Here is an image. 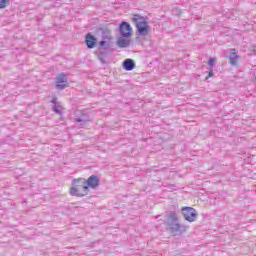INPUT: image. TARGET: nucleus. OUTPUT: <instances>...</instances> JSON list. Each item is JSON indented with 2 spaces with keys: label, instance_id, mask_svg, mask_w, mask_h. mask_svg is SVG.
<instances>
[{
  "label": "nucleus",
  "instance_id": "nucleus-1",
  "mask_svg": "<svg viewBox=\"0 0 256 256\" xmlns=\"http://www.w3.org/2000/svg\"><path fill=\"white\" fill-rule=\"evenodd\" d=\"M164 219L166 220L164 225L172 235H183V233H187L189 226L179 223V216L176 211L166 212Z\"/></svg>",
  "mask_w": 256,
  "mask_h": 256
},
{
  "label": "nucleus",
  "instance_id": "nucleus-2",
  "mask_svg": "<svg viewBox=\"0 0 256 256\" xmlns=\"http://www.w3.org/2000/svg\"><path fill=\"white\" fill-rule=\"evenodd\" d=\"M88 193L85 178L73 179L72 187L70 188V195H72V197H85Z\"/></svg>",
  "mask_w": 256,
  "mask_h": 256
},
{
  "label": "nucleus",
  "instance_id": "nucleus-3",
  "mask_svg": "<svg viewBox=\"0 0 256 256\" xmlns=\"http://www.w3.org/2000/svg\"><path fill=\"white\" fill-rule=\"evenodd\" d=\"M132 23L136 25L138 35L141 37H147V35H149V29H151V27L149 23L145 21V17L135 14L132 18Z\"/></svg>",
  "mask_w": 256,
  "mask_h": 256
},
{
  "label": "nucleus",
  "instance_id": "nucleus-4",
  "mask_svg": "<svg viewBox=\"0 0 256 256\" xmlns=\"http://www.w3.org/2000/svg\"><path fill=\"white\" fill-rule=\"evenodd\" d=\"M181 214L184 217V220L188 221V223H194V221H197V217H199L197 210L189 206L182 207Z\"/></svg>",
  "mask_w": 256,
  "mask_h": 256
},
{
  "label": "nucleus",
  "instance_id": "nucleus-5",
  "mask_svg": "<svg viewBox=\"0 0 256 256\" xmlns=\"http://www.w3.org/2000/svg\"><path fill=\"white\" fill-rule=\"evenodd\" d=\"M67 87H69V78L67 77V74L60 73L56 77V89L63 91V89H67Z\"/></svg>",
  "mask_w": 256,
  "mask_h": 256
},
{
  "label": "nucleus",
  "instance_id": "nucleus-6",
  "mask_svg": "<svg viewBox=\"0 0 256 256\" xmlns=\"http://www.w3.org/2000/svg\"><path fill=\"white\" fill-rule=\"evenodd\" d=\"M132 31H133V28L131 27V24L129 22L123 21L119 25V32L121 37L130 38Z\"/></svg>",
  "mask_w": 256,
  "mask_h": 256
},
{
  "label": "nucleus",
  "instance_id": "nucleus-7",
  "mask_svg": "<svg viewBox=\"0 0 256 256\" xmlns=\"http://www.w3.org/2000/svg\"><path fill=\"white\" fill-rule=\"evenodd\" d=\"M86 187L90 189H97L101 185V179L97 175H91L88 179H85Z\"/></svg>",
  "mask_w": 256,
  "mask_h": 256
},
{
  "label": "nucleus",
  "instance_id": "nucleus-8",
  "mask_svg": "<svg viewBox=\"0 0 256 256\" xmlns=\"http://www.w3.org/2000/svg\"><path fill=\"white\" fill-rule=\"evenodd\" d=\"M99 52L107 53L108 55L113 53V49H111V40H101L99 43Z\"/></svg>",
  "mask_w": 256,
  "mask_h": 256
},
{
  "label": "nucleus",
  "instance_id": "nucleus-9",
  "mask_svg": "<svg viewBox=\"0 0 256 256\" xmlns=\"http://www.w3.org/2000/svg\"><path fill=\"white\" fill-rule=\"evenodd\" d=\"M85 44L87 49H95L97 47V37L91 33L86 34Z\"/></svg>",
  "mask_w": 256,
  "mask_h": 256
},
{
  "label": "nucleus",
  "instance_id": "nucleus-10",
  "mask_svg": "<svg viewBox=\"0 0 256 256\" xmlns=\"http://www.w3.org/2000/svg\"><path fill=\"white\" fill-rule=\"evenodd\" d=\"M229 63L230 65H232V67H237L239 65V62L238 59H239V54L237 53V49L235 48H232V49H229Z\"/></svg>",
  "mask_w": 256,
  "mask_h": 256
},
{
  "label": "nucleus",
  "instance_id": "nucleus-11",
  "mask_svg": "<svg viewBox=\"0 0 256 256\" xmlns=\"http://www.w3.org/2000/svg\"><path fill=\"white\" fill-rule=\"evenodd\" d=\"M122 67L125 71H133L135 69V60L127 58L123 61Z\"/></svg>",
  "mask_w": 256,
  "mask_h": 256
},
{
  "label": "nucleus",
  "instance_id": "nucleus-12",
  "mask_svg": "<svg viewBox=\"0 0 256 256\" xmlns=\"http://www.w3.org/2000/svg\"><path fill=\"white\" fill-rule=\"evenodd\" d=\"M116 45L120 49H126V47H129V45H131V42L129 40H127V38L121 36L118 38Z\"/></svg>",
  "mask_w": 256,
  "mask_h": 256
},
{
  "label": "nucleus",
  "instance_id": "nucleus-13",
  "mask_svg": "<svg viewBox=\"0 0 256 256\" xmlns=\"http://www.w3.org/2000/svg\"><path fill=\"white\" fill-rule=\"evenodd\" d=\"M75 121L76 123H80V127H83L85 123H89L91 119H89V116L85 112H82L80 117L75 118Z\"/></svg>",
  "mask_w": 256,
  "mask_h": 256
},
{
  "label": "nucleus",
  "instance_id": "nucleus-14",
  "mask_svg": "<svg viewBox=\"0 0 256 256\" xmlns=\"http://www.w3.org/2000/svg\"><path fill=\"white\" fill-rule=\"evenodd\" d=\"M99 31H101L102 35V41H111V30L108 28H100Z\"/></svg>",
  "mask_w": 256,
  "mask_h": 256
},
{
  "label": "nucleus",
  "instance_id": "nucleus-15",
  "mask_svg": "<svg viewBox=\"0 0 256 256\" xmlns=\"http://www.w3.org/2000/svg\"><path fill=\"white\" fill-rule=\"evenodd\" d=\"M109 54L107 52L100 51L98 54V59L101 63H105V57H108Z\"/></svg>",
  "mask_w": 256,
  "mask_h": 256
},
{
  "label": "nucleus",
  "instance_id": "nucleus-16",
  "mask_svg": "<svg viewBox=\"0 0 256 256\" xmlns=\"http://www.w3.org/2000/svg\"><path fill=\"white\" fill-rule=\"evenodd\" d=\"M60 107H61V104H55L52 107V110L54 111V113H56V115H61L62 114L61 110L59 109Z\"/></svg>",
  "mask_w": 256,
  "mask_h": 256
},
{
  "label": "nucleus",
  "instance_id": "nucleus-17",
  "mask_svg": "<svg viewBox=\"0 0 256 256\" xmlns=\"http://www.w3.org/2000/svg\"><path fill=\"white\" fill-rule=\"evenodd\" d=\"M9 3H11V0H0V9H5Z\"/></svg>",
  "mask_w": 256,
  "mask_h": 256
},
{
  "label": "nucleus",
  "instance_id": "nucleus-18",
  "mask_svg": "<svg viewBox=\"0 0 256 256\" xmlns=\"http://www.w3.org/2000/svg\"><path fill=\"white\" fill-rule=\"evenodd\" d=\"M208 65L211 68L215 67V58L210 57L209 60H208Z\"/></svg>",
  "mask_w": 256,
  "mask_h": 256
},
{
  "label": "nucleus",
  "instance_id": "nucleus-19",
  "mask_svg": "<svg viewBox=\"0 0 256 256\" xmlns=\"http://www.w3.org/2000/svg\"><path fill=\"white\" fill-rule=\"evenodd\" d=\"M213 75H214V73H213V68H210L209 73H208V75H207V77H206V80H207V79H210V77H213Z\"/></svg>",
  "mask_w": 256,
  "mask_h": 256
},
{
  "label": "nucleus",
  "instance_id": "nucleus-20",
  "mask_svg": "<svg viewBox=\"0 0 256 256\" xmlns=\"http://www.w3.org/2000/svg\"><path fill=\"white\" fill-rule=\"evenodd\" d=\"M51 103H53L54 105L60 104L59 102H57V98L55 97L51 100Z\"/></svg>",
  "mask_w": 256,
  "mask_h": 256
},
{
  "label": "nucleus",
  "instance_id": "nucleus-21",
  "mask_svg": "<svg viewBox=\"0 0 256 256\" xmlns=\"http://www.w3.org/2000/svg\"><path fill=\"white\" fill-rule=\"evenodd\" d=\"M159 217H161V216H157L156 219H159Z\"/></svg>",
  "mask_w": 256,
  "mask_h": 256
}]
</instances>
